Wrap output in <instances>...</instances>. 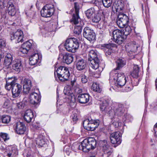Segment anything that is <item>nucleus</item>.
Returning a JSON list of instances; mask_svg holds the SVG:
<instances>
[{
    "label": "nucleus",
    "instance_id": "f257e3e1",
    "mask_svg": "<svg viewBox=\"0 0 157 157\" xmlns=\"http://www.w3.org/2000/svg\"><path fill=\"white\" fill-rule=\"evenodd\" d=\"M124 31L119 29H115L110 31L109 29V33H112L113 41L119 44H121L124 41L126 38L127 36L129 35L131 31L130 27L128 25L126 26Z\"/></svg>",
    "mask_w": 157,
    "mask_h": 157
},
{
    "label": "nucleus",
    "instance_id": "f03ea898",
    "mask_svg": "<svg viewBox=\"0 0 157 157\" xmlns=\"http://www.w3.org/2000/svg\"><path fill=\"white\" fill-rule=\"evenodd\" d=\"M96 141L93 138H89L84 140L80 145L78 144H73L71 146L73 150H75L74 147L85 152H88L91 149H94L96 147Z\"/></svg>",
    "mask_w": 157,
    "mask_h": 157
},
{
    "label": "nucleus",
    "instance_id": "7ed1b4c3",
    "mask_svg": "<svg viewBox=\"0 0 157 157\" xmlns=\"http://www.w3.org/2000/svg\"><path fill=\"white\" fill-rule=\"evenodd\" d=\"M54 75L56 80L64 82L68 80L70 76L68 69L64 66H60L54 72Z\"/></svg>",
    "mask_w": 157,
    "mask_h": 157
},
{
    "label": "nucleus",
    "instance_id": "20e7f679",
    "mask_svg": "<svg viewBox=\"0 0 157 157\" xmlns=\"http://www.w3.org/2000/svg\"><path fill=\"white\" fill-rule=\"evenodd\" d=\"M67 51L71 52H75L78 48L79 44L77 39L74 38L67 39L64 44Z\"/></svg>",
    "mask_w": 157,
    "mask_h": 157
},
{
    "label": "nucleus",
    "instance_id": "39448f33",
    "mask_svg": "<svg viewBox=\"0 0 157 157\" xmlns=\"http://www.w3.org/2000/svg\"><path fill=\"white\" fill-rule=\"evenodd\" d=\"M88 60L89 64L92 68L96 69L98 68L99 65V60L98 59L96 52L94 50L90 51L88 55Z\"/></svg>",
    "mask_w": 157,
    "mask_h": 157
},
{
    "label": "nucleus",
    "instance_id": "423d86ee",
    "mask_svg": "<svg viewBox=\"0 0 157 157\" xmlns=\"http://www.w3.org/2000/svg\"><path fill=\"white\" fill-rule=\"evenodd\" d=\"M124 109L123 105L121 104H117L113 109H111L109 111L110 116L115 118L116 116L120 117L122 116L124 113Z\"/></svg>",
    "mask_w": 157,
    "mask_h": 157
},
{
    "label": "nucleus",
    "instance_id": "0eeeda50",
    "mask_svg": "<svg viewBox=\"0 0 157 157\" xmlns=\"http://www.w3.org/2000/svg\"><path fill=\"white\" fill-rule=\"evenodd\" d=\"M100 121L98 120H90L86 119L84 121L83 125L85 129L88 131H94L99 125Z\"/></svg>",
    "mask_w": 157,
    "mask_h": 157
},
{
    "label": "nucleus",
    "instance_id": "6e6552de",
    "mask_svg": "<svg viewBox=\"0 0 157 157\" xmlns=\"http://www.w3.org/2000/svg\"><path fill=\"white\" fill-rule=\"evenodd\" d=\"M54 12V5L52 4H47L42 8L41 11V14L43 17H51Z\"/></svg>",
    "mask_w": 157,
    "mask_h": 157
},
{
    "label": "nucleus",
    "instance_id": "1a4fd4ad",
    "mask_svg": "<svg viewBox=\"0 0 157 157\" xmlns=\"http://www.w3.org/2000/svg\"><path fill=\"white\" fill-rule=\"evenodd\" d=\"M128 22V17L126 14L122 13L118 15L117 23L120 28H123L127 25Z\"/></svg>",
    "mask_w": 157,
    "mask_h": 157
},
{
    "label": "nucleus",
    "instance_id": "9d476101",
    "mask_svg": "<svg viewBox=\"0 0 157 157\" xmlns=\"http://www.w3.org/2000/svg\"><path fill=\"white\" fill-rule=\"evenodd\" d=\"M83 36L88 40L91 42L94 40L96 37L93 30L89 27H85L83 30Z\"/></svg>",
    "mask_w": 157,
    "mask_h": 157
},
{
    "label": "nucleus",
    "instance_id": "9b49d317",
    "mask_svg": "<svg viewBox=\"0 0 157 157\" xmlns=\"http://www.w3.org/2000/svg\"><path fill=\"white\" fill-rule=\"evenodd\" d=\"M42 58L41 55L37 51L32 53L29 58V63L31 65H34L38 62H40Z\"/></svg>",
    "mask_w": 157,
    "mask_h": 157
},
{
    "label": "nucleus",
    "instance_id": "f8f14e48",
    "mask_svg": "<svg viewBox=\"0 0 157 157\" xmlns=\"http://www.w3.org/2000/svg\"><path fill=\"white\" fill-rule=\"evenodd\" d=\"M102 149L104 157L109 156V157H113L112 155L113 150L111 146L108 144L106 140L102 141Z\"/></svg>",
    "mask_w": 157,
    "mask_h": 157
},
{
    "label": "nucleus",
    "instance_id": "ddd939ff",
    "mask_svg": "<svg viewBox=\"0 0 157 157\" xmlns=\"http://www.w3.org/2000/svg\"><path fill=\"white\" fill-rule=\"evenodd\" d=\"M23 38V32L21 30H18L10 34L11 40L16 43L22 42Z\"/></svg>",
    "mask_w": 157,
    "mask_h": 157
},
{
    "label": "nucleus",
    "instance_id": "4468645a",
    "mask_svg": "<svg viewBox=\"0 0 157 157\" xmlns=\"http://www.w3.org/2000/svg\"><path fill=\"white\" fill-rule=\"evenodd\" d=\"M117 77V82L115 83V86L121 88L125 84L127 80L123 73H118Z\"/></svg>",
    "mask_w": 157,
    "mask_h": 157
},
{
    "label": "nucleus",
    "instance_id": "2eb2a0df",
    "mask_svg": "<svg viewBox=\"0 0 157 157\" xmlns=\"http://www.w3.org/2000/svg\"><path fill=\"white\" fill-rule=\"evenodd\" d=\"M121 133L119 132H116L111 134L110 138L111 143L113 144H120L121 141Z\"/></svg>",
    "mask_w": 157,
    "mask_h": 157
},
{
    "label": "nucleus",
    "instance_id": "dca6fc26",
    "mask_svg": "<svg viewBox=\"0 0 157 157\" xmlns=\"http://www.w3.org/2000/svg\"><path fill=\"white\" fill-rule=\"evenodd\" d=\"M12 97L15 98L19 97L21 94L22 90V86L20 84L17 83L12 85Z\"/></svg>",
    "mask_w": 157,
    "mask_h": 157
},
{
    "label": "nucleus",
    "instance_id": "f3484780",
    "mask_svg": "<svg viewBox=\"0 0 157 157\" xmlns=\"http://www.w3.org/2000/svg\"><path fill=\"white\" fill-rule=\"evenodd\" d=\"M33 41L32 40L24 43L19 49L20 52L23 54H27L32 47Z\"/></svg>",
    "mask_w": 157,
    "mask_h": 157
},
{
    "label": "nucleus",
    "instance_id": "a211bd4d",
    "mask_svg": "<svg viewBox=\"0 0 157 157\" xmlns=\"http://www.w3.org/2000/svg\"><path fill=\"white\" fill-rule=\"evenodd\" d=\"M16 131L19 134H23L26 130L25 126L23 122H17L14 125Z\"/></svg>",
    "mask_w": 157,
    "mask_h": 157
},
{
    "label": "nucleus",
    "instance_id": "6ab92c4d",
    "mask_svg": "<svg viewBox=\"0 0 157 157\" xmlns=\"http://www.w3.org/2000/svg\"><path fill=\"white\" fill-rule=\"evenodd\" d=\"M14 4V0H10L7 5L8 8V13L11 16H14L16 13V10Z\"/></svg>",
    "mask_w": 157,
    "mask_h": 157
},
{
    "label": "nucleus",
    "instance_id": "aec40b11",
    "mask_svg": "<svg viewBox=\"0 0 157 157\" xmlns=\"http://www.w3.org/2000/svg\"><path fill=\"white\" fill-rule=\"evenodd\" d=\"M40 101V96L37 93L33 92L30 94L29 101L33 104H38Z\"/></svg>",
    "mask_w": 157,
    "mask_h": 157
},
{
    "label": "nucleus",
    "instance_id": "412c9836",
    "mask_svg": "<svg viewBox=\"0 0 157 157\" xmlns=\"http://www.w3.org/2000/svg\"><path fill=\"white\" fill-rule=\"evenodd\" d=\"M116 45L113 44H104L102 46L104 48V51L106 56L110 55L113 52V49Z\"/></svg>",
    "mask_w": 157,
    "mask_h": 157
},
{
    "label": "nucleus",
    "instance_id": "4be33fe9",
    "mask_svg": "<svg viewBox=\"0 0 157 157\" xmlns=\"http://www.w3.org/2000/svg\"><path fill=\"white\" fill-rule=\"evenodd\" d=\"M100 109L102 112L106 113L109 112V101L104 100L100 104Z\"/></svg>",
    "mask_w": 157,
    "mask_h": 157
},
{
    "label": "nucleus",
    "instance_id": "5701e85b",
    "mask_svg": "<svg viewBox=\"0 0 157 157\" xmlns=\"http://www.w3.org/2000/svg\"><path fill=\"white\" fill-rule=\"evenodd\" d=\"M139 45L135 42H132L126 46V51L129 52L135 53L136 52Z\"/></svg>",
    "mask_w": 157,
    "mask_h": 157
},
{
    "label": "nucleus",
    "instance_id": "b1692460",
    "mask_svg": "<svg viewBox=\"0 0 157 157\" xmlns=\"http://www.w3.org/2000/svg\"><path fill=\"white\" fill-rule=\"evenodd\" d=\"M63 61L67 64L72 63L73 61V57L72 54L70 53H66L63 55Z\"/></svg>",
    "mask_w": 157,
    "mask_h": 157
},
{
    "label": "nucleus",
    "instance_id": "393cba45",
    "mask_svg": "<svg viewBox=\"0 0 157 157\" xmlns=\"http://www.w3.org/2000/svg\"><path fill=\"white\" fill-rule=\"evenodd\" d=\"M76 68L78 71L84 70L86 67V62L82 59H77L76 61Z\"/></svg>",
    "mask_w": 157,
    "mask_h": 157
},
{
    "label": "nucleus",
    "instance_id": "a878e982",
    "mask_svg": "<svg viewBox=\"0 0 157 157\" xmlns=\"http://www.w3.org/2000/svg\"><path fill=\"white\" fill-rule=\"evenodd\" d=\"M89 95L87 94H79L78 97L79 102L82 104H85L89 100Z\"/></svg>",
    "mask_w": 157,
    "mask_h": 157
},
{
    "label": "nucleus",
    "instance_id": "bb28decb",
    "mask_svg": "<svg viewBox=\"0 0 157 157\" xmlns=\"http://www.w3.org/2000/svg\"><path fill=\"white\" fill-rule=\"evenodd\" d=\"M33 113L30 109L27 110L24 115V118L25 120L27 123L30 122L33 117Z\"/></svg>",
    "mask_w": 157,
    "mask_h": 157
},
{
    "label": "nucleus",
    "instance_id": "cd10ccee",
    "mask_svg": "<svg viewBox=\"0 0 157 157\" xmlns=\"http://www.w3.org/2000/svg\"><path fill=\"white\" fill-rule=\"evenodd\" d=\"M13 59L12 56L10 54L7 53L5 57L4 63V64L7 67V68L9 67Z\"/></svg>",
    "mask_w": 157,
    "mask_h": 157
},
{
    "label": "nucleus",
    "instance_id": "c85d7f7f",
    "mask_svg": "<svg viewBox=\"0 0 157 157\" xmlns=\"http://www.w3.org/2000/svg\"><path fill=\"white\" fill-rule=\"evenodd\" d=\"M84 25L83 22H81L80 25H77L75 26L74 33L75 36H78L81 35L82 27Z\"/></svg>",
    "mask_w": 157,
    "mask_h": 157
},
{
    "label": "nucleus",
    "instance_id": "c756f323",
    "mask_svg": "<svg viewBox=\"0 0 157 157\" xmlns=\"http://www.w3.org/2000/svg\"><path fill=\"white\" fill-rule=\"evenodd\" d=\"M22 67L21 63L20 60L16 59L13 62L12 68L14 70L19 72Z\"/></svg>",
    "mask_w": 157,
    "mask_h": 157
},
{
    "label": "nucleus",
    "instance_id": "7c9ffc66",
    "mask_svg": "<svg viewBox=\"0 0 157 157\" xmlns=\"http://www.w3.org/2000/svg\"><path fill=\"white\" fill-rule=\"evenodd\" d=\"M139 71L140 68L137 65H134L133 71L131 72L130 75L133 78H138Z\"/></svg>",
    "mask_w": 157,
    "mask_h": 157
},
{
    "label": "nucleus",
    "instance_id": "2f4dec72",
    "mask_svg": "<svg viewBox=\"0 0 157 157\" xmlns=\"http://www.w3.org/2000/svg\"><path fill=\"white\" fill-rule=\"evenodd\" d=\"M71 21L74 24L76 25H80L81 22H83L81 20V19L78 16V14H77L74 13L73 14L72 18L71 20Z\"/></svg>",
    "mask_w": 157,
    "mask_h": 157
},
{
    "label": "nucleus",
    "instance_id": "473e14b6",
    "mask_svg": "<svg viewBox=\"0 0 157 157\" xmlns=\"http://www.w3.org/2000/svg\"><path fill=\"white\" fill-rule=\"evenodd\" d=\"M95 13V10L94 8L93 7L89 9L85 12L86 16L88 19L91 18L94 16Z\"/></svg>",
    "mask_w": 157,
    "mask_h": 157
},
{
    "label": "nucleus",
    "instance_id": "72a5a7b5",
    "mask_svg": "<svg viewBox=\"0 0 157 157\" xmlns=\"http://www.w3.org/2000/svg\"><path fill=\"white\" fill-rule=\"evenodd\" d=\"M6 46L5 41L2 39H0V61L2 58L4 57V52L2 49Z\"/></svg>",
    "mask_w": 157,
    "mask_h": 157
},
{
    "label": "nucleus",
    "instance_id": "f704fd0d",
    "mask_svg": "<svg viewBox=\"0 0 157 157\" xmlns=\"http://www.w3.org/2000/svg\"><path fill=\"white\" fill-rule=\"evenodd\" d=\"M27 100L24 99L22 101L16 103L15 105L16 108L17 109H23L27 105Z\"/></svg>",
    "mask_w": 157,
    "mask_h": 157
},
{
    "label": "nucleus",
    "instance_id": "c9c22d12",
    "mask_svg": "<svg viewBox=\"0 0 157 157\" xmlns=\"http://www.w3.org/2000/svg\"><path fill=\"white\" fill-rule=\"evenodd\" d=\"M97 69H94L95 70L94 71H90V74L91 75L93 76L96 78H98L100 77V74L101 71L103 70V68H101V70H99V68H98V69L97 70Z\"/></svg>",
    "mask_w": 157,
    "mask_h": 157
},
{
    "label": "nucleus",
    "instance_id": "e433bc0d",
    "mask_svg": "<svg viewBox=\"0 0 157 157\" xmlns=\"http://www.w3.org/2000/svg\"><path fill=\"white\" fill-rule=\"evenodd\" d=\"M117 67L116 70H119L123 67L126 64V61L122 59H119L116 61Z\"/></svg>",
    "mask_w": 157,
    "mask_h": 157
},
{
    "label": "nucleus",
    "instance_id": "4c0bfd02",
    "mask_svg": "<svg viewBox=\"0 0 157 157\" xmlns=\"http://www.w3.org/2000/svg\"><path fill=\"white\" fill-rule=\"evenodd\" d=\"M115 4L116 6H115V7L117 10H123L124 4V2L122 1L119 0Z\"/></svg>",
    "mask_w": 157,
    "mask_h": 157
},
{
    "label": "nucleus",
    "instance_id": "58836bf2",
    "mask_svg": "<svg viewBox=\"0 0 157 157\" xmlns=\"http://www.w3.org/2000/svg\"><path fill=\"white\" fill-rule=\"evenodd\" d=\"M8 150L5 151V154L9 157H10L15 152L16 150L15 148L13 149L12 147H10L8 148Z\"/></svg>",
    "mask_w": 157,
    "mask_h": 157
},
{
    "label": "nucleus",
    "instance_id": "ea45409f",
    "mask_svg": "<svg viewBox=\"0 0 157 157\" xmlns=\"http://www.w3.org/2000/svg\"><path fill=\"white\" fill-rule=\"evenodd\" d=\"M1 119L3 123L7 124L10 121L11 118L10 116L3 115L1 117Z\"/></svg>",
    "mask_w": 157,
    "mask_h": 157
},
{
    "label": "nucleus",
    "instance_id": "a19ab883",
    "mask_svg": "<svg viewBox=\"0 0 157 157\" xmlns=\"http://www.w3.org/2000/svg\"><path fill=\"white\" fill-rule=\"evenodd\" d=\"M103 5L106 8H108L111 6L112 0H101Z\"/></svg>",
    "mask_w": 157,
    "mask_h": 157
},
{
    "label": "nucleus",
    "instance_id": "79ce46f5",
    "mask_svg": "<svg viewBox=\"0 0 157 157\" xmlns=\"http://www.w3.org/2000/svg\"><path fill=\"white\" fill-rule=\"evenodd\" d=\"M76 112H77L76 111H74L71 116V118L74 123H76L78 120V114Z\"/></svg>",
    "mask_w": 157,
    "mask_h": 157
},
{
    "label": "nucleus",
    "instance_id": "37998d69",
    "mask_svg": "<svg viewBox=\"0 0 157 157\" xmlns=\"http://www.w3.org/2000/svg\"><path fill=\"white\" fill-rule=\"evenodd\" d=\"M91 87L94 91L98 92H100L101 91V89L99 87V85L96 82L94 83Z\"/></svg>",
    "mask_w": 157,
    "mask_h": 157
},
{
    "label": "nucleus",
    "instance_id": "c03bdc74",
    "mask_svg": "<svg viewBox=\"0 0 157 157\" xmlns=\"http://www.w3.org/2000/svg\"><path fill=\"white\" fill-rule=\"evenodd\" d=\"M73 89L74 92L76 94H80L82 92V89L78 84H76Z\"/></svg>",
    "mask_w": 157,
    "mask_h": 157
},
{
    "label": "nucleus",
    "instance_id": "a18cd8bd",
    "mask_svg": "<svg viewBox=\"0 0 157 157\" xmlns=\"http://www.w3.org/2000/svg\"><path fill=\"white\" fill-rule=\"evenodd\" d=\"M63 92L65 95H67L71 97H72V95H73L71 91L70 90V88L69 87H65L63 90Z\"/></svg>",
    "mask_w": 157,
    "mask_h": 157
},
{
    "label": "nucleus",
    "instance_id": "49530a36",
    "mask_svg": "<svg viewBox=\"0 0 157 157\" xmlns=\"http://www.w3.org/2000/svg\"><path fill=\"white\" fill-rule=\"evenodd\" d=\"M36 143L41 147H44L45 145H46L45 141L43 138L38 139L37 140Z\"/></svg>",
    "mask_w": 157,
    "mask_h": 157
},
{
    "label": "nucleus",
    "instance_id": "de8ad7c7",
    "mask_svg": "<svg viewBox=\"0 0 157 157\" xmlns=\"http://www.w3.org/2000/svg\"><path fill=\"white\" fill-rule=\"evenodd\" d=\"M140 81V78H133L131 80V83L133 86H137L138 85Z\"/></svg>",
    "mask_w": 157,
    "mask_h": 157
},
{
    "label": "nucleus",
    "instance_id": "09e8293b",
    "mask_svg": "<svg viewBox=\"0 0 157 157\" xmlns=\"http://www.w3.org/2000/svg\"><path fill=\"white\" fill-rule=\"evenodd\" d=\"M6 83L8 84H10L11 85L15 84H16V80L14 78L11 77V78H9L6 81Z\"/></svg>",
    "mask_w": 157,
    "mask_h": 157
},
{
    "label": "nucleus",
    "instance_id": "8fccbe9b",
    "mask_svg": "<svg viewBox=\"0 0 157 157\" xmlns=\"http://www.w3.org/2000/svg\"><path fill=\"white\" fill-rule=\"evenodd\" d=\"M0 136L5 141L9 139L8 135L6 133H0Z\"/></svg>",
    "mask_w": 157,
    "mask_h": 157
},
{
    "label": "nucleus",
    "instance_id": "3c124183",
    "mask_svg": "<svg viewBox=\"0 0 157 157\" xmlns=\"http://www.w3.org/2000/svg\"><path fill=\"white\" fill-rule=\"evenodd\" d=\"M91 18L92 21L95 23L98 22L101 19L99 17L98 15H95V14Z\"/></svg>",
    "mask_w": 157,
    "mask_h": 157
},
{
    "label": "nucleus",
    "instance_id": "603ef678",
    "mask_svg": "<svg viewBox=\"0 0 157 157\" xmlns=\"http://www.w3.org/2000/svg\"><path fill=\"white\" fill-rule=\"evenodd\" d=\"M32 151L29 149L23 153L24 157H33L32 155Z\"/></svg>",
    "mask_w": 157,
    "mask_h": 157
},
{
    "label": "nucleus",
    "instance_id": "864d4df0",
    "mask_svg": "<svg viewBox=\"0 0 157 157\" xmlns=\"http://www.w3.org/2000/svg\"><path fill=\"white\" fill-rule=\"evenodd\" d=\"M31 86H29L26 85H23V91L24 93L26 94H28L31 89Z\"/></svg>",
    "mask_w": 157,
    "mask_h": 157
},
{
    "label": "nucleus",
    "instance_id": "5fc2aeb1",
    "mask_svg": "<svg viewBox=\"0 0 157 157\" xmlns=\"http://www.w3.org/2000/svg\"><path fill=\"white\" fill-rule=\"evenodd\" d=\"M23 85H26L29 86H32V83L31 80L28 79H25L23 82Z\"/></svg>",
    "mask_w": 157,
    "mask_h": 157
},
{
    "label": "nucleus",
    "instance_id": "6e6d98bb",
    "mask_svg": "<svg viewBox=\"0 0 157 157\" xmlns=\"http://www.w3.org/2000/svg\"><path fill=\"white\" fill-rule=\"evenodd\" d=\"M74 8L75 9V13L76 14H78L79 10V4L77 2L74 3Z\"/></svg>",
    "mask_w": 157,
    "mask_h": 157
},
{
    "label": "nucleus",
    "instance_id": "4d7b16f0",
    "mask_svg": "<svg viewBox=\"0 0 157 157\" xmlns=\"http://www.w3.org/2000/svg\"><path fill=\"white\" fill-rule=\"evenodd\" d=\"M153 130L154 132V140L157 142V135L156 133V132L157 131V123L154 125Z\"/></svg>",
    "mask_w": 157,
    "mask_h": 157
},
{
    "label": "nucleus",
    "instance_id": "13d9d810",
    "mask_svg": "<svg viewBox=\"0 0 157 157\" xmlns=\"http://www.w3.org/2000/svg\"><path fill=\"white\" fill-rule=\"evenodd\" d=\"M70 148L68 146H65V147L64 149V152L68 155H69L70 154Z\"/></svg>",
    "mask_w": 157,
    "mask_h": 157
},
{
    "label": "nucleus",
    "instance_id": "bf43d9fd",
    "mask_svg": "<svg viewBox=\"0 0 157 157\" xmlns=\"http://www.w3.org/2000/svg\"><path fill=\"white\" fill-rule=\"evenodd\" d=\"M113 124L115 126L116 128H117L121 126L122 123L121 122L118 121L114 122Z\"/></svg>",
    "mask_w": 157,
    "mask_h": 157
},
{
    "label": "nucleus",
    "instance_id": "052dcab7",
    "mask_svg": "<svg viewBox=\"0 0 157 157\" xmlns=\"http://www.w3.org/2000/svg\"><path fill=\"white\" fill-rule=\"evenodd\" d=\"M13 84H12V85H11L10 84H8V83H6V84L5 86V88L6 90H10L12 88V85Z\"/></svg>",
    "mask_w": 157,
    "mask_h": 157
},
{
    "label": "nucleus",
    "instance_id": "680f3d73",
    "mask_svg": "<svg viewBox=\"0 0 157 157\" xmlns=\"http://www.w3.org/2000/svg\"><path fill=\"white\" fill-rule=\"evenodd\" d=\"M81 81L83 83H86L87 81V79L85 75H83L81 76Z\"/></svg>",
    "mask_w": 157,
    "mask_h": 157
},
{
    "label": "nucleus",
    "instance_id": "e2e57ef3",
    "mask_svg": "<svg viewBox=\"0 0 157 157\" xmlns=\"http://www.w3.org/2000/svg\"><path fill=\"white\" fill-rule=\"evenodd\" d=\"M133 86L132 85L130 86H127L126 87L125 91L126 92H128L131 90L132 89Z\"/></svg>",
    "mask_w": 157,
    "mask_h": 157
},
{
    "label": "nucleus",
    "instance_id": "0e129e2a",
    "mask_svg": "<svg viewBox=\"0 0 157 157\" xmlns=\"http://www.w3.org/2000/svg\"><path fill=\"white\" fill-rule=\"evenodd\" d=\"M76 78H74L73 80L71 81V84L72 85V87L74 86V85H76Z\"/></svg>",
    "mask_w": 157,
    "mask_h": 157
},
{
    "label": "nucleus",
    "instance_id": "69168bd1",
    "mask_svg": "<svg viewBox=\"0 0 157 157\" xmlns=\"http://www.w3.org/2000/svg\"><path fill=\"white\" fill-rule=\"evenodd\" d=\"M101 0H95L94 2V3L97 6L101 3Z\"/></svg>",
    "mask_w": 157,
    "mask_h": 157
},
{
    "label": "nucleus",
    "instance_id": "338daca9",
    "mask_svg": "<svg viewBox=\"0 0 157 157\" xmlns=\"http://www.w3.org/2000/svg\"><path fill=\"white\" fill-rule=\"evenodd\" d=\"M6 148V146L5 145L2 146L0 147V149L2 151H5Z\"/></svg>",
    "mask_w": 157,
    "mask_h": 157
},
{
    "label": "nucleus",
    "instance_id": "774afa93",
    "mask_svg": "<svg viewBox=\"0 0 157 157\" xmlns=\"http://www.w3.org/2000/svg\"><path fill=\"white\" fill-rule=\"evenodd\" d=\"M149 10L148 7H145V10L144 11V13L146 15H147L148 13Z\"/></svg>",
    "mask_w": 157,
    "mask_h": 157
}]
</instances>
